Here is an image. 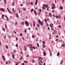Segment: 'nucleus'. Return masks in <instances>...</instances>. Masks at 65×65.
<instances>
[{
    "mask_svg": "<svg viewBox=\"0 0 65 65\" xmlns=\"http://www.w3.org/2000/svg\"><path fill=\"white\" fill-rule=\"evenodd\" d=\"M0 10L1 11H4V9H3V8H1Z\"/></svg>",
    "mask_w": 65,
    "mask_h": 65,
    "instance_id": "obj_12",
    "label": "nucleus"
},
{
    "mask_svg": "<svg viewBox=\"0 0 65 65\" xmlns=\"http://www.w3.org/2000/svg\"><path fill=\"white\" fill-rule=\"evenodd\" d=\"M43 64V62H42L41 61H40L39 63V65H42Z\"/></svg>",
    "mask_w": 65,
    "mask_h": 65,
    "instance_id": "obj_8",
    "label": "nucleus"
},
{
    "mask_svg": "<svg viewBox=\"0 0 65 65\" xmlns=\"http://www.w3.org/2000/svg\"><path fill=\"white\" fill-rule=\"evenodd\" d=\"M12 56L13 59H14V55L13 54L12 55Z\"/></svg>",
    "mask_w": 65,
    "mask_h": 65,
    "instance_id": "obj_18",
    "label": "nucleus"
},
{
    "mask_svg": "<svg viewBox=\"0 0 65 65\" xmlns=\"http://www.w3.org/2000/svg\"><path fill=\"white\" fill-rule=\"evenodd\" d=\"M24 62H25V63H28V62H27L26 61H24Z\"/></svg>",
    "mask_w": 65,
    "mask_h": 65,
    "instance_id": "obj_59",
    "label": "nucleus"
},
{
    "mask_svg": "<svg viewBox=\"0 0 65 65\" xmlns=\"http://www.w3.org/2000/svg\"><path fill=\"white\" fill-rule=\"evenodd\" d=\"M55 17L56 19H58V16L57 15H56V16Z\"/></svg>",
    "mask_w": 65,
    "mask_h": 65,
    "instance_id": "obj_42",
    "label": "nucleus"
},
{
    "mask_svg": "<svg viewBox=\"0 0 65 65\" xmlns=\"http://www.w3.org/2000/svg\"><path fill=\"white\" fill-rule=\"evenodd\" d=\"M5 27H6V29H7V25H5Z\"/></svg>",
    "mask_w": 65,
    "mask_h": 65,
    "instance_id": "obj_35",
    "label": "nucleus"
},
{
    "mask_svg": "<svg viewBox=\"0 0 65 65\" xmlns=\"http://www.w3.org/2000/svg\"><path fill=\"white\" fill-rule=\"evenodd\" d=\"M25 33H26V32H27L26 29L25 30Z\"/></svg>",
    "mask_w": 65,
    "mask_h": 65,
    "instance_id": "obj_62",
    "label": "nucleus"
},
{
    "mask_svg": "<svg viewBox=\"0 0 65 65\" xmlns=\"http://www.w3.org/2000/svg\"><path fill=\"white\" fill-rule=\"evenodd\" d=\"M44 21L45 22V23H47V19H45L44 20Z\"/></svg>",
    "mask_w": 65,
    "mask_h": 65,
    "instance_id": "obj_22",
    "label": "nucleus"
},
{
    "mask_svg": "<svg viewBox=\"0 0 65 65\" xmlns=\"http://www.w3.org/2000/svg\"><path fill=\"white\" fill-rule=\"evenodd\" d=\"M49 17H52V14H51V13H50L49 14Z\"/></svg>",
    "mask_w": 65,
    "mask_h": 65,
    "instance_id": "obj_16",
    "label": "nucleus"
},
{
    "mask_svg": "<svg viewBox=\"0 0 65 65\" xmlns=\"http://www.w3.org/2000/svg\"><path fill=\"white\" fill-rule=\"evenodd\" d=\"M7 55L8 56H9V57L10 56V55L9 54H8Z\"/></svg>",
    "mask_w": 65,
    "mask_h": 65,
    "instance_id": "obj_64",
    "label": "nucleus"
},
{
    "mask_svg": "<svg viewBox=\"0 0 65 65\" xmlns=\"http://www.w3.org/2000/svg\"><path fill=\"white\" fill-rule=\"evenodd\" d=\"M2 58L4 60H5V56H3L2 57Z\"/></svg>",
    "mask_w": 65,
    "mask_h": 65,
    "instance_id": "obj_11",
    "label": "nucleus"
},
{
    "mask_svg": "<svg viewBox=\"0 0 65 65\" xmlns=\"http://www.w3.org/2000/svg\"><path fill=\"white\" fill-rule=\"evenodd\" d=\"M34 13H35L36 15V14H37V12H36V11H35V10H34Z\"/></svg>",
    "mask_w": 65,
    "mask_h": 65,
    "instance_id": "obj_17",
    "label": "nucleus"
},
{
    "mask_svg": "<svg viewBox=\"0 0 65 65\" xmlns=\"http://www.w3.org/2000/svg\"><path fill=\"white\" fill-rule=\"evenodd\" d=\"M22 58H23V57H21L20 58V60H22Z\"/></svg>",
    "mask_w": 65,
    "mask_h": 65,
    "instance_id": "obj_61",
    "label": "nucleus"
},
{
    "mask_svg": "<svg viewBox=\"0 0 65 65\" xmlns=\"http://www.w3.org/2000/svg\"><path fill=\"white\" fill-rule=\"evenodd\" d=\"M51 30H54V28H53V27H51Z\"/></svg>",
    "mask_w": 65,
    "mask_h": 65,
    "instance_id": "obj_38",
    "label": "nucleus"
},
{
    "mask_svg": "<svg viewBox=\"0 0 65 65\" xmlns=\"http://www.w3.org/2000/svg\"><path fill=\"white\" fill-rule=\"evenodd\" d=\"M38 22H39V24H40V25H41V26H42V25H43V22H41V21H40L39 19L38 20Z\"/></svg>",
    "mask_w": 65,
    "mask_h": 65,
    "instance_id": "obj_2",
    "label": "nucleus"
},
{
    "mask_svg": "<svg viewBox=\"0 0 65 65\" xmlns=\"http://www.w3.org/2000/svg\"><path fill=\"white\" fill-rule=\"evenodd\" d=\"M4 2L5 4H6V0H4Z\"/></svg>",
    "mask_w": 65,
    "mask_h": 65,
    "instance_id": "obj_33",
    "label": "nucleus"
},
{
    "mask_svg": "<svg viewBox=\"0 0 65 65\" xmlns=\"http://www.w3.org/2000/svg\"><path fill=\"white\" fill-rule=\"evenodd\" d=\"M21 24L22 25H24V22H22L21 23Z\"/></svg>",
    "mask_w": 65,
    "mask_h": 65,
    "instance_id": "obj_49",
    "label": "nucleus"
},
{
    "mask_svg": "<svg viewBox=\"0 0 65 65\" xmlns=\"http://www.w3.org/2000/svg\"><path fill=\"white\" fill-rule=\"evenodd\" d=\"M37 1H38V0H36V2L35 3V4L36 5L37 4Z\"/></svg>",
    "mask_w": 65,
    "mask_h": 65,
    "instance_id": "obj_19",
    "label": "nucleus"
},
{
    "mask_svg": "<svg viewBox=\"0 0 65 65\" xmlns=\"http://www.w3.org/2000/svg\"><path fill=\"white\" fill-rule=\"evenodd\" d=\"M43 53L44 56H46V53H45V51H43Z\"/></svg>",
    "mask_w": 65,
    "mask_h": 65,
    "instance_id": "obj_10",
    "label": "nucleus"
},
{
    "mask_svg": "<svg viewBox=\"0 0 65 65\" xmlns=\"http://www.w3.org/2000/svg\"><path fill=\"white\" fill-rule=\"evenodd\" d=\"M51 6H52V9H55L56 8V6H55V4L53 3H52L51 4Z\"/></svg>",
    "mask_w": 65,
    "mask_h": 65,
    "instance_id": "obj_1",
    "label": "nucleus"
},
{
    "mask_svg": "<svg viewBox=\"0 0 65 65\" xmlns=\"http://www.w3.org/2000/svg\"><path fill=\"white\" fill-rule=\"evenodd\" d=\"M32 63H34V62H35V61H34V60H32Z\"/></svg>",
    "mask_w": 65,
    "mask_h": 65,
    "instance_id": "obj_37",
    "label": "nucleus"
},
{
    "mask_svg": "<svg viewBox=\"0 0 65 65\" xmlns=\"http://www.w3.org/2000/svg\"><path fill=\"white\" fill-rule=\"evenodd\" d=\"M37 45L38 46V47H39V44H38V43H37Z\"/></svg>",
    "mask_w": 65,
    "mask_h": 65,
    "instance_id": "obj_36",
    "label": "nucleus"
},
{
    "mask_svg": "<svg viewBox=\"0 0 65 65\" xmlns=\"http://www.w3.org/2000/svg\"><path fill=\"white\" fill-rule=\"evenodd\" d=\"M64 44V42H62L61 43V44L62 45L63 44Z\"/></svg>",
    "mask_w": 65,
    "mask_h": 65,
    "instance_id": "obj_44",
    "label": "nucleus"
},
{
    "mask_svg": "<svg viewBox=\"0 0 65 65\" xmlns=\"http://www.w3.org/2000/svg\"><path fill=\"white\" fill-rule=\"evenodd\" d=\"M33 48H34V50H35V49H36V48H35V47H34V46H33Z\"/></svg>",
    "mask_w": 65,
    "mask_h": 65,
    "instance_id": "obj_55",
    "label": "nucleus"
},
{
    "mask_svg": "<svg viewBox=\"0 0 65 65\" xmlns=\"http://www.w3.org/2000/svg\"><path fill=\"white\" fill-rule=\"evenodd\" d=\"M32 47V45H31V44H29V47Z\"/></svg>",
    "mask_w": 65,
    "mask_h": 65,
    "instance_id": "obj_41",
    "label": "nucleus"
},
{
    "mask_svg": "<svg viewBox=\"0 0 65 65\" xmlns=\"http://www.w3.org/2000/svg\"><path fill=\"white\" fill-rule=\"evenodd\" d=\"M16 50H14V53H16Z\"/></svg>",
    "mask_w": 65,
    "mask_h": 65,
    "instance_id": "obj_43",
    "label": "nucleus"
},
{
    "mask_svg": "<svg viewBox=\"0 0 65 65\" xmlns=\"http://www.w3.org/2000/svg\"><path fill=\"white\" fill-rule=\"evenodd\" d=\"M22 35H23V34L22 33H21L20 34V36H22Z\"/></svg>",
    "mask_w": 65,
    "mask_h": 65,
    "instance_id": "obj_50",
    "label": "nucleus"
},
{
    "mask_svg": "<svg viewBox=\"0 0 65 65\" xmlns=\"http://www.w3.org/2000/svg\"><path fill=\"white\" fill-rule=\"evenodd\" d=\"M39 11L40 12H41V10L40 9H39Z\"/></svg>",
    "mask_w": 65,
    "mask_h": 65,
    "instance_id": "obj_51",
    "label": "nucleus"
},
{
    "mask_svg": "<svg viewBox=\"0 0 65 65\" xmlns=\"http://www.w3.org/2000/svg\"><path fill=\"white\" fill-rule=\"evenodd\" d=\"M50 56H52V53H50Z\"/></svg>",
    "mask_w": 65,
    "mask_h": 65,
    "instance_id": "obj_58",
    "label": "nucleus"
},
{
    "mask_svg": "<svg viewBox=\"0 0 65 65\" xmlns=\"http://www.w3.org/2000/svg\"><path fill=\"white\" fill-rule=\"evenodd\" d=\"M58 17V18H60L61 17V15H59Z\"/></svg>",
    "mask_w": 65,
    "mask_h": 65,
    "instance_id": "obj_47",
    "label": "nucleus"
},
{
    "mask_svg": "<svg viewBox=\"0 0 65 65\" xmlns=\"http://www.w3.org/2000/svg\"><path fill=\"white\" fill-rule=\"evenodd\" d=\"M2 30H3V31H4V32H5V29H4V28H3Z\"/></svg>",
    "mask_w": 65,
    "mask_h": 65,
    "instance_id": "obj_28",
    "label": "nucleus"
},
{
    "mask_svg": "<svg viewBox=\"0 0 65 65\" xmlns=\"http://www.w3.org/2000/svg\"><path fill=\"white\" fill-rule=\"evenodd\" d=\"M33 25L34 27H35V22H34Z\"/></svg>",
    "mask_w": 65,
    "mask_h": 65,
    "instance_id": "obj_23",
    "label": "nucleus"
},
{
    "mask_svg": "<svg viewBox=\"0 0 65 65\" xmlns=\"http://www.w3.org/2000/svg\"><path fill=\"white\" fill-rule=\"evenodd\" d=\"M58 27L59 28H61V25H59L58 26Z\"/></svg>",
    "mask_w": 65,
    "mask_h": 65,
    "instance_id": "obj_54",
    "label": "nucleus"
},
{
    "mask_svg": "<svg viewBox=\"0 0 65 65\" xmlns=\"http://www.w3.org/2000/svg\"><path fill=\"white\" fill-rule=\"evenodd\" d=\"M13 32H14V33H15V34H17V33L16 32H15V31H14Z\"/></svg>",
    "mask_w": 65,
    "mask_h": 65,
    "instance_id": "obj_63",
    "label": "nucleus"
},
{
    "mask_svg": "<svg viewBox=\"0 0 65 65\" xmlns=\"http://www.w3.org/2000/svg\"><path fill=\"white\" fill-rule=\"evenodd\" d=\"M60 9H61V10H62V9H63V7H61V6H60Z\"/></svg>",
    "mask_w": 65,
    "mask_h": 65,
    "instance_id": "obj_20",
    "label": "nucleus"
},
{
    "mask_svg": "<svg viewBox=\"0 0 65 65\" xmlns=\"http://www.w3.org/2000/svg\"><path fill=\"white\" fill-rule=\"evenodd\" d=\"M31 5H33L34 4H33V2H31L30 3Z\"/></svg>",
    "mask_w": 65,
    "mask_h": 65,
    "instance_id": "obj_25",
    "label": "nucleus"
},
{
    "mask_svg": "<svg viewBox=\"0 0 65 65\" xmlns=\"http://www.w3.org/2000/svg\"><path fill=\"white\" fill-rule=\"evenodd\" d=\"M54 32H53V34H55V32H56V30H54Z\"/></svg>",
    "mask_w": 65,
    "mask_h": 65,
    "instance_id": "obj_27",
    "label": "nucleus"
},
{
    "mask_svg": "<svg viewBox=\"0 0 65 65\" xmlns=\"http://www.w3.org/2000/svg\"><path fill=\"white\" fill-rule=\"evenodd\" d=\"M15 16L17 18H19V15H18V14L17 13H16Z\"/></svg>",
    "mask_w": 65,
    "mask_h": 65,
    "instance_id": "obj_5",
    "label": "nucleus"
},
{
    "mask_svg": "<svg viewBox=\"0 0 65 65\" xmlns=\"http://www.w3.org/2000/svg\"><path fill=\"white\" fill-rule=\"evenodd\" d=\"M42 8L44 10L45 9V7L44 6H43L42 7Z\"/></svg>",
    "mask_w": 65,
    "mask_h": 65,
    "instance_id": "obj_13",
    "label": "nucleus"
},
{
    "mask_svg": "<svg viewBox=\"0 0 65 65\" xmlns=\"http://www.w3.org/2000/svg\"><path fill=\"white\" fill-rule=\"evenodd\" d=\"M32 38H35V36H34V35H32Z\"/></svg>",
    "mask_w": 65,
    "mask_h": 65,
    "instance_id": "obj_31",
    "label": "nucleus"
},
{
    "mask_svg": "<svg viewBox=\"0 0 65 65\" xmlns=\"http://www.w3.org/2000/svg\"><path fill=\"white\" fill-rule=\"evenodd\" d=\"M42 43H43V45H44V44H45V42L44 41H42Z\"/></svg>",
    "mask_w": 65,
    "mask_h": 65,
    "instance_id": "obj_15",
    "label": "nucleus"
},
{
    "mask_svg": "<svg viewBox=\"0 0 65 65\" xmlns=\"http://www.w3.org/2000/svg\"><path fill=\"white\" fill-rule=\"evenodd\" d=\"M64 1H65V0H62V3H64Z\"/></svg>",
    "mask_w": 65,
    "mask_h": 65,
    "instance_id": "obj_40",
    "label": "nucleus"
},
{
    "mask_svg": "<svg viewBox=\"0 0 65 65\" xmlns=\"http://www.w3.org/2000/svg\"><path fill=\"white\" fill-rule=\"evenodd\" d=\"M16 39L17 41H18V38L17 37H16Z\"/></svg>",
    "mask_w": 65,
    "mask_h": 65,
    "instance_id": "obj_53",
    "label": "nucleus"
},
{
    "mask_svg": "<svg viewBox=\"0 0 65 65\" xmlns=\"http://www.w3.org/2000/svg\"><path fill=\"white\" fill-rule=\"evenodd\" d=\"M39 60H40V61H42V58H41L40 57H39L38 58Z\"/></svg>",
    "mask_w": 65,
    "mask_h": 65,
    "instance_id": "obj_6",
    "label": "nucleus"
},
{
    "mask_svg": "<svg viewBox=\"0 0 65 65\" xmlns=\"http://www.w3.org/2000/svg\"><path fill=\"white\" fill-rule=\"evenodd\" d=\"M4 18V14H2V19H3V18Z\"/></svg>",
    "mask_w": 65,
    "mask_h": 65,
    "instance_id": "obj_26",
    "label": "nucleus"
},
{
    "mask_svg": "<svg viewBox=\"0 0 65 65\" xmlns=\"http://www.w3.org/2000/svg\"><path fill=\"white\" fill-rule=\"evenodd\" d=\"M47 8V10H48V8H49V7H48Z\"/></svg>",
    "mask_w": 65,
    "mask_h": 65,
    "instance_id": "obj_60",
    "label": "nucleus"
},
{
    "mask_svg": "<svg viewBox=\"0 0 65 65\" xmlns=\"http://www.w3.org/2000/svg\"><path fill=\"white\" fill-rule=\"evenodd\" d=\"M25 23L26 25H27V27H28V26H29V23H28V22L27 21H26L25 22Z\"/></svg>",
    "mask_w": 65,
    "mask_h": 65,
    "instance_id": "obj_3",
    "label": "nucleus"
},
{
    "mask_svg": "<svg viewBox=\"0 0 65 65\" xmlns=\"http://www.w3.org/2000/svg\"><path fill=\"white\" fill-rule=\"evenodd\" d=\"M6 48L7 49H8V46L7 45H6Z\"/></svg>",
    "mask_w": 65,
    "mask_h": 65,
    "instance_id": "obj_30",
    "label": "nucleus"
},
{
    "mask_svg": "<svg viewBox=\"0 0 65 65\" xmlns=\"http://www.w3.org/2000/svg\"><path fill=\"white\" fill-rule=\"evenodd\" d=\"M50 26L51 27H53V26H54V25H53V24L51 23L50 25Z\"/></svg>",
    "mask_w": 65,
    "mask_h": 65,
    "instance_id": "obj_7",
    "label": "nucleus"
},
{
    "mask_svg": "<svg viewBox=\"0 0 65 65\" xmlns=\"http://www.w3.org/2000/svg\"><path fill=\"white\" fill-rule=\"evenodd\" d=\"M30 50H31V51H33V47L32 46L31 47H30Z\"/></svg>",
    "mask_w": 65,
    "mask_h": 65,
    "instance_id": "obj_21",
    "label": "nucleus"
},
{
    "mask_svg": "<svg viewBox=\"0 0 65 65\" xmlns=\"http://www.w3.org/2000/svg\"><path fill=\"white\" fill-rule=\"evenodd\" d=\"M7 9L8 11L10 13H11V11H10V10L8 8H7Z\"/></svg>",
    "mask_w": 65,
    "mask_h": 65,
    "instance_id": "obj_4",
    "label": "nucleus"
},
{
    "mask_svg": "<svg viewBox=\"0 0 65 65\" xmlns=\"http://www.w3.org/2000/svg\"><path fill=\"white\" fill-rule=\"evenodd\" d=\"M43 6H44L45 7H46V8H47V7H48V5H45V4H44L43 5Z\"/></svg>",
    "mask_w": 65,
    "mask_h": 65,
    "instance_id": "obj_9",
    "label": "nucleus"
},
{
    "mask_svg": "<svg viewBox=\"0 0 65 65\" xmlns=\"http://www.w3.org/2000/svg\"><path fill=\"white\" fill-rule=\"evenodd\" d=\"M18 44H17L16 45V47H18Z\"/></svg>",
    "mask_w": 65,
    "mask_h": 65,
    "instance_id": "obj_57",
    "label": "nucleus"
},
{
    "mask_svg": "<svg viewBox=\"0 0 65 65\" xmlns=\"http://www.w3.org/2000/svg\"><path fill=\"white\" fill-rule=\"evenodd\" d=\"M30 2L28 3H27V5H30Z\"/></svg>",
    "mask_w": 65,
    "mask_h": 65,
    "instance_id": "obj_48",
    "label": "nucleus"
},
{
    "mask_svg": "<svg viewBox=\"0 0 65 65\" xmlns=\"http://www.w3.org/2000/svg\"><path fill=\"white\" fill-rule=\"evenodd\" d=\"M37 25L38 27V28H39L40 26V25H39V24H37Z\"/></svg>",
    "mask_w": 65,
    "mask_h": 65,
    "instance_id": "obj_34",
    "label": "nucleus"
},
{
    "mask_svg": "<svg viewBox=\"0 0 65 65\" xmlns=\"http://www.w3.org/2000/svg\"><path fill=\"white\" fill-rule=\"evenodd\" d=\"M12 5L13 6H14V2H13V3H12Z\"/></svg>",
    "mask_w": 65,
    "mask_h": 65,
    "instance_id": "obj_52",
    "label": "nucleus"
},
{
    "mask_svg": "<svg viewBox=\"0 0 65 65\" xmlns=\"http://www.w3.org/2000/svg\"><path fill=\"white\" fill-rule=\"evenodd\" d=\"M49 35H50V38H49V39H51V34H49Z\"/></svg>",
    "mask_w": 65,
    "mask_h": 65,
    "instance_id": "obj_29",
    "label": "nucleus"
},
{
    "mask_svg": "<svg viewBox=\"0 0 65 65\" xmlns=\"http://www.w3.org/2000/svg\"><path fill=\"white\" fill-rule=\"evenodd\" d=\"M60 55V53L59 52H58L57 53V56H59Z\"/></svg>",
    "mask_w": 65,
    "mask_h": 65,
    "instance_id": "obj_24",
    "label": "nucleus"
},
{
    "mask_svg": "<svg viewBox=\"0 0 65 65\" xmlns=\"http://www.w3.org/2000/svg\"><path fill=\"white\" fill-rule=\"evenodd\" d=\"M24 49L25 50V51H26V50H27V47L26 46H24Z\"/></svg>",
    "mask_w": 65,
    "mask_h": 65,
    "instance_id": "obj_14",
    "label": "nucleus"
},
{
    "mask_svg": "<svg viewBox=\"0 0 65 65\" xmlns=\"http://www.w3.org/2000/svg\"><path fill=\"white\" fill-rule=\"evenodd\" d=\"M63 61L62 60L60 62V64H62L63 63Z\"/></svg>",
    "mask_w": 65,
    "mask_h": 65,
    "instance_id": "obj_45",
    "label": "nucleus"
},
{
    "mask_svg": "<svg viewBox=\"0 0 65 65\" xmlns=\"http://www.w3.org/2000/svg\"><path fill=\"white\" fill-rule=\"evenodd\" d=\"M16 64H15V65H18L19 64V62H17Z\"/></svg>",
    "mask_w": 65,
    "mask_h": 65,
    "instance_id": "obj_46",
    "label": "nucleus"
},
{
    "mask_svg": "<svg viewBox=\"0 0 65 65\" xmlns=\"http://www.w3.org/2000/svg\"><path fill=\"white\" fill-rule=\"evenodd\" d=\"M34 10V9H31V12H32Z\"/></svg>",
    "mask_w": 65,
    "mask_h": 65,
    "instance_id": "obj_32",
    "label": "nucleus"
},
{
    "mask_svg": "<svg viewBox=\"0 0 65 65\" xmlns=\"http://www.w3.org/2000/svg\"><path fill=\"white\" fill-rule=\"evenodd\" d=\"M22 9H23V10H26V8H23Z\"/></svg>",
    "mask_w": 65,
    "mask_h": 65,
    "instance_id": "obj_39",
    "label": "nucleus"
},
{
    "mask_svg": "<svg viewBox=\"0 0 65 65\" xmlns=\"http://www.w3.org/2000/svg\"><path fill=\"white\" fill-rule=\"evenodd\" d=\"M43 48H45V46L44 45H43Z\"/></svg>",
    "mask_w": 65,
    "mask_h": 65,
    "instance_id": "obj_56",
    "label": "nucleus"
}]
</instances>
